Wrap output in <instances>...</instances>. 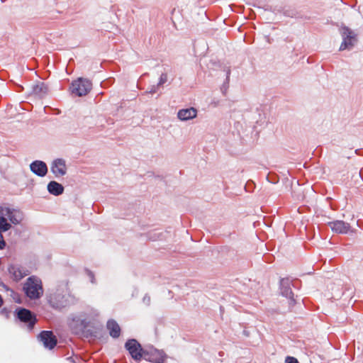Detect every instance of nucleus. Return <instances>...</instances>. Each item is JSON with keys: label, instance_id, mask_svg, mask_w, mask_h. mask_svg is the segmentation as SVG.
I'll list each match as a JSON object with an SVG mask.
<instances>
[{"label": "nucleus", "instance_id": "nucleus-1", "mask_svg": "<svg viewBox=\"0 0 363 363\" xmlns=\"http://www.w3.org/2000/svg\"><path fill=\"white\" fill-rule=\"evenodd\" d=\"M47 299L49 305L52 308L57 310L73 305L77 302L75 296L67 289H57L55 292L50 294Z\"/></svg>", "mask_w": 363, "mask_h": 363}, {"label": "nucleus", "instance_id": "nucleus-2", "mask_svg": "<svg viewBox=\"0 0 363 363\" xmlns=\"http://www.w3.org/2000/svg\"><path fill=\"white\" fill-rule=\"evenodd\" d=\"M23 290L30 299H39L43 294L41 279L35 276L29 277L23 284Z\"/></svg>", "mask_w": 363, "mask_h": 363}, {"label": "nucleus", "instance_id": "nucleus-3", "mask_svg": "<svg viewBox=\"0 0 363 363\" xmlns=\"http://www.w3.org/2000/svg\"><path fill=\"white\" fill-rule=\"evenodd\" d=\"M14 315L20 322L27 325V328L29 331H31L34 328L38 321L35 314L25 308H17L14 311Z\"/></svg>", "mask_w": 363, "mask_h": 363}, {"label": "nucleus", "instance_id": "nucleus-4", "mask_svg": "<svg viewBox=\"0 0 363 363\" xmlns=\"http://www.w3.org/2000/svg\"><path fill=\"white\" fill-rule=\"evenodd\" d=\"M340 33L342 38V42L340 46V50H352L357 42V34L349 27L342 26L340 28Z\"/></svg>", "mask_w": 363, "mask_h": 363}, {"label": "nucleus", "instance_id": "nucleus-5", "mask_svg": "<svg viewBox=\"0 0 363 363\" xmlns=\"http://www.w3.org/2000/svg\"><path fill=\"white\" fill-rule=\"evenodd\" d=\"M92 88V83L89 79L79 77L72 82L71 91L78 96H86Z\"/></svg>", "mask_w": 363, "mask_h": 363}, {"label": "nucleus", "instance_id": "nucleus-6", "mask_svg": "<svg viewBox=\"0 0 363 363\" xmlns=\"http://www.w3.org/2000/svg\"><path fill=\"white\" fill-rule=\"evenodd\" d=\"M143 358L152 363H164L167 354L162 350H158L152 345L145 347Z\"/></svg>", "mask_w": 363, "mask_h": 363}, {"label": "nucleus", "instance_id": "nucleus-7", "mask_svg": "<svg viewBox=\"0 0 363 363\" xmlns=\"http://www.w3.org/2000/svg\"><path fill=\"white\" fill-rule=\"evenodd\" d=\"M124 347L134 360L138 362L143 357L145 347L143 348L136 339H128Z\"/></svg>", "mask_w": 363, "mask_h": 363}, {"label": "nucleus", "instance_id": "nucleus-8", "mask_svg": "<svg viewBox=\"0 0 363 363\" xmlns=\"http://www.w3.org/2000/svg\"><path fill=\"white\" fill-rule=\"evenodd\" d=\"M291 285V281L289 278L281 279L279 282L281 294L289 299L290 306H294L296 300L294 299Z\"/></svg>", "mask_w": 363, "mask_h": 363}, {"label": "nucleus", "instance_id": "nucleus-9", "mask_svg": "<svg viewBox=\"0 0 363 363\" xmlns=\"http://www.w3.org/2000/svg\"><path fill=\"white\" fill-rule=\"evenodd\" d=\"M38 339L43 342L45 348L49 350L53 349L57 343V340L51 330L41 331L38 335Z\"/></svg>", "mask_w": 363, "mask_h": 363}, {"label": "nucleus", "instance_id": "nucleus-10", "mask_svg": "<svg viewBox=\"0 0 363 363\" xmlns=\"http://www.w3.org/2000/svg\"><path fill=\"white\" fill-rule=\"evenodd\" d=\"M50 170L56 177L65 175L67 173L65 160L62 158L54 160L51 164Z\"/></svg>", "mask_w": 363, "mask_h": 363}, {"label": "nucleus", "instance_id": "nucleus-11", "mask_svg": "<svg viewBox=\"0 0 363 363\" xmlns=\"http://www.w3.org/2000/svg\"><path fill=\"white\" fill-rule=\"evenodd\" d=\"M30 171L35 175L43 177L48 173V166L46 163L41 160H35L30 164Z\"/></svg>", "mask_w": 363, "mask_h": 363}, {"label": "nucleus", "instance_id": "nucleus-12", "mask_svg": "<svg viewBox=\"0 0 363 363\" xmlns=\"http://www.w3.org/2000/svg\"><path fill=\"white\" fill-rule=\"evenodd\" d=\"M331 230L338 234H347L350 230V225L343 220H334L328 223Z\"/></svg>", "mask_w": 363, "mask_h": 363}, {"label": "nucleus", "instance_id": "nucleus-13", "mask_svg": "<svg viewBox=\"0 0 363 363\" xmlns=\"http://www.w3.org/2000/svg\"><path fill=\"white\" fill-rule=\"evenodd\" d=\"M8 272L11 275L13 280L18 281L24 277L28 274V271L16 264H10L8 267Z\"/></svg>", "mask_w": 363, "mask_h": 363}, {"label": "nucleus", "instance_id": "nucleus-14", "mask_svg": "<svg viewBox=\"0 0 363 363\" xmlns=\"http://www.w3.org/2000/svg\"><path fill=\"white\" fill-rule=\"evenodd\" d=\"M197 110L193 107L180 109L177 113V117L182 121H189L196 118Z\"/></svg>", "mask_w": 363, "mask_h": 363}, {"label": "nucleus", "instance_id": "nucleus-15", "mask_svg": "<svg viewBox=\"0 0 363 363\" xmlns=\"http://www.w3.org/2000/svg\"><path fill=\"white\" fill-rule=\"evenodd\" d=\"M6 216L8 217L10 222L13 225L19 224L23 220V213L19 210L14 208H8Z\"/></svg>", "mask_w": 363, "mask_h": 363}, {"label": "nucleus", "instance_id": "nucleus-16", "mask_svg": "<svg viewBox=\"0 0 363 363\" xmlns=\"http://www.w3.org/2000/svg\"><path fill=\"white\" fill-rule=\"evenodd\" d=\"M106 328L109 331L110 336L113 338H118L121 335V328L115 320H108L106 323Z\"/></svg>", "mask_w": 363, "mask_h": 363}, {"label": "nucleus", "instance_id": "nucleus-17", "mask_svg": "<svg viewBox=\"0 0 363 363\" xmlns=\"http://www.w3.org/2000/svg\"><path fill=\"white\" fill-rule=\"evenodd\" d=\"M48 191L55 196H60L63 194L64 186L56 181H51L47 186Z\"/></svg>", "mask_w": 363, "mask_h": 363}, {"label": "nucleus", "instance_id": "nucleus-18", "mask_svg": "<svg viewBox=\"0 0 363 363\" xmlns=\"http://www.w3.org/2000/svg\"><path fill=\"white\" fill-rule=\"evenodd\" d=\"M48 86L43 82H38L32 87V93L35 96L43 98L48 94Z\"/></svg>", "mask_w": 363, "mask_h": 363}, {"label": "nucleus", "instance_id": "nucleus-19", "mask_svg": "<svg viewBox=\"0 0 363 363\" xmlns=\"http://www.w3.org/2000/svg\"><path fill=\"white\" fill-rule=\"evenodd\" d=\"M3 286H4V289H6L8 295L10 296L16 303H22L21 296L20 294L15 291L13 289H10L5 284H3Z\"/></svg>", "mask_w": 363, "mask_h": 363}, {"label": "nucleus", "instance_id": "nucleus-20", "mask_svg": "<svg viewBox=\"0 0 363 363\" xmlns=\"http://www.w3.org/2000/svg\"><path fill=\"white\" fill-rule=\"evenodd\" d=\"M11 228V225L4 216H0V233L6 232Z\"/></svg>", "mask_w": 363, "mask_h": 363}, {"label": "nucleus", "instance_id": "nucleus-21", "mask_svg": "<svg viewBox=\"0 0 363 363\" xmlns=\"http://www.w3.org/2000/svg\"><path fill=\"white\" fill-rule=\"evenodd\" d=\"M283 14L291 18H298L299 16L297 11L291 7L284 8Z\"/></svg>", "mask_w": 363, "mask_h": 363}, {"label": "nucleus", "instance_id": "nucleus-22", "mask_svg": "<svg viewBox=\"0 0 363 363\" xmlns=\"http://www.w3.org/2000/svg\"><path fill=\"white\" fill-rule=\"evenodd\" d=\"M225 72H226V78H225V81L223 82L222 86H221V91L225 94V92L226 91L227 89L228 88V84H229V81H230V69L229 68H228L226 70H225Z\"/></svg>", "mask_w": 363, "mask_h": 363}, {"label": "nucleus", "instance_id": "nucleus-23", "mask_svg": "<svg viewBox=\"0 0 363 363\" xmlns=\"http://www.w3.org/2000/svg\"><path fill=\"white\" fill-rule=\"evenodd\" d=\"M84 334H85V336L86 337H94V338H96L98 337V334H97V332L96 330H91V329H86L85 331H84Z\"/></svg>", "mask_w": 363, "mask_h": 363}, {"label": "nucleus", "instance_id": "nucleus-24", "mask_svg": "<svg viewBox=\"0 0 363 363\" xmlns=\"http://www.w3.org/2000/svg\"><path fill=\"white\" fill-rule=\"evenodd\" d=\"M167 81V73H162L159 79V82L157 83V86L163 85Z\"/></svg>", "mask_w": 363, "mask_h": 363}, {"label": "nucleus", "instance_id": "nucleus-25", "mask_svg": "<svg viewBox=\"0 0 363 363\" xmlns=\"http://www.w3.org/2000/svg\"><path fill=\"white\" fill-rule=\"evenodd\" d=\"M285 363H298V361L294 357L288 356L286 357Z\"/></svg>", "mask_w": 363, "mask_h": 363}, {"label": "nucleus", "instance_id": "nucleus-26", "mask_svg": "<svg viewBox=\"0 0 363 363\" xmlns=\"http://www.w3.org/2000/svg\"><path fill=\"white\" fill-rule=\"evenodd\" d=\"M5 247H6V242L4 240L2 233H0V250L4 249Z\"/></svg>", "mask_w": 363, "mask_h": 363}, {"label": "nucleus", "instance_id": "nucleus-27", "mask_svg": "<svg viewBox=\"0 0 363 363\" xmlns=\"http://www.w3.org/2000/svg\"><path fill=\"white\" fill-rule=\"evenodd\" d=\"M143 302L145 305L149 306L150 304V297L147 294L145 295L143 298Z\"/></svg>", "mask_w": 363, "mask_h": 363}, {"label": "nucleus", "instance_id": "nucleus-28", "mask_svg": "<svg viewBox=\"0 0 363 363\" xmlns=\"http://www.w3.org/2000/svg\"><path fill=\"white\" fill-rule=\"evenodd\" d=\"M9 208V207H3L0 206V216H6V210Z\"/></svg>", "mask_w": 363, "mask_h": 363}, {"label": "nucleus", "instance_id": "nucleus-29", "mask_svg": "<svg viewBox=\"0 0 363 363\" xmlns=\"http://www.w3.org/2000/svg\"><path fill=\"white\" fill-rule=\"evenodd\" d=\"M159 87V86L157 85H153L152 86V87L150 89V90L148 91V93L150 94H154V93H156L157 91V88Z\"/></svg>", "mask_w": 363, "mask_h": 363}, {"label": "nucleus", "instance_id": "nucleus-30", "mask_svg": "<svg viewBox=\"0 0 363 363\" xmlns=\"http://www.w3.org/2000/svg\"><path fill=\"white\" fill-rule=\"evenodd\" d=\"M89 274V277H90V278H91V281L92 283H94V277L93 273H92L91 272L89 271V274Z\"/></svg>", "mask_w": 363, "mask_h": 363}, {"label": "nucleus", "instance_id": "nucleus-31", "mask_svg": "<svg viewBox=\"0 0 363 363\" xmlns=\"http://www.w3.org/2000/svg\"><path fill=\"white\" fill-rule=\"evenodd\" d=\"M81 323H82V325H83L84 328L86 327L87 322L86 320H82Z\"/></svg>", "mask_w": 363, "mask_h": 363}, {"label": "nucleus", "instance_id": "nucleus-32", "mask_svg": "<svg viewBox=\"0 0 363 363\" xmlns=\"http://www.w3.org/2000/svg\"><path fill=\"white\" fill-rule=\"evenodd\" d=\"M4 304V300L1 297V296L0 295V308L3 306Z\"/></svg>", "mask_w": 363, "mask_h": 363}, {"label": "nucleus", "instance_id": "nucleus-33", "mask_svg": "<svg viewBox=\"0 0 363 363\" xmlns=\"http://www.w3.org/2000/svg\"><path fill=\"white\" fill-rule=\"evenodd\" d=\"M1 313H2V314L7 313V310L6 308H3L1 311Z\"/></svg>", "mask_w": 363, "mask_h": 363}, {"label": "nucleus", "instance_id": "nucleus-34", "mask_svg": "<svg viewBox=\"0 0 363 363\" xmlns=\"http://www.w3.org/2000/svg\"><path fill=\"white\" fill-rule=\"evenodd\" d=\"M358 152H359V150H356L354 151V152H355L356 154H358Z\"/></svg>", "mask_w": 363, "mask_h": 363}]
</instances>
